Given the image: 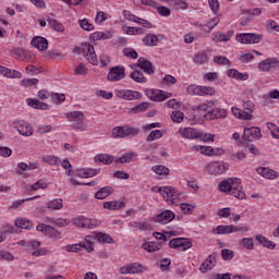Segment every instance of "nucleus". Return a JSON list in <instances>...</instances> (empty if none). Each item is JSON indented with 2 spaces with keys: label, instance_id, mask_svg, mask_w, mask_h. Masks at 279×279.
<instances>
[{
  "label": "nucleus",
  "instance_id": "obj_1",
  "mask_svg": "<svg viewBox=\"0 0 279 279\" xmlns=\"http://www.w3.org/2000/svg\"><path fill=\"white\" fill-rule=\"evenodd\" d=\"M158 193L166 199V202H169L174 206H178L180 204V192L173 186H163L158 189Z\"/></svg>",
  "mask_w": 279,
  "mask_h": 279
},
{
  "label": "nucleus",
  "instance_id": "obj_2",
  "mask_svg": "<svg viewBox=\"0 0 279 279\" xmlns=\"http://www.w3.org/2000/svg\"><path fill=\"white\" fill-rule=\"evenodd\" d=\"M66 118L69 119V122L72 123L74 130H80V132H84V130H86V123H84V112L72 111L66 113Z\"/></svg>",
  "mask_w": 279,
  "mask_h": 279
},
{
  "label": "nucleus",
  "instance_id": "obj_3",
  "mask_svg": "<svg viewBox=\"0 0 279 279\" xmlns=\"http://www.w3.org/2000/svg\"><path fill=\"white\" fill-rule=\"evenodd\" d=\"M36 230L37 232H44V234L49 239H52V241H60V239H62V232H60L58 229L49 225L39 223L36 227Z\"/></svg>",
  "mask_w": 279,
  "mask_h": 279
},
{
  "label": "nucleus",
  "instance_id": "obj_4",
  "mask_svg": "<svg viewBox=\"0 0 279 279\" xmlns=\"http://www.w3.org/2000/svg\"><path fill=\"white\" fill-rule=\"evenodd\" d=\"M238 43L242 45H258L263 40V35L256 33H244L236 36Z\"/></svg>",
  "mask_w": 279,
  "mask_h": 279
},
{
  "label": "nucleus",
  "instance_id": "obj_5",
  "mask_svg": "<svg viewBox=\"0 0 279 279\" xmlns=\"http://www.w3.org/2000/svg\"><path fill=\"white\" fill-rule=\"evenodd\" d=\"M140 130L129 125L117 126L112 130L113 138H125V136H134L138 134Z\"/></svg>",
  "mask_w": 279,
  "mask_h": 279
},
{
  "label": "nucleus",
  "instance_id": "obj_6",
  "mask_svg": "<svg viewBox=\"0 0 279 279\" xmlns=\"http://www.w3.org/2000/svg\"><path fill=\"white\" fill-rule=\"evenodd\" d=\"M82 51L85 60H87L90 64L94 66L99 64V61L97 60V53H95V47H93V45L88 43L82 44Z\"/></svg>",
  "mask_w": 279,
  "mask_h": 279
},
{
  "label": "nucleus",
  "instance_id": "obj_7",
  "mask_svg": "<svg viewBox=\"0 0 279 279\" xmlns=\"http://www.w3.org/2000/svg\"><path fill=\"white\" fill-rule=\"evenodd\" d=\"M86 250L88 254H92V252H95V247H93V242L85 236V241L80 242L78 244H72V245H66L65 250L66 252H80L82 250Z\"/></svg>",
  "mask_w": 279,
  "mask_h": 279
},
{
  "label": "nucleus",
  "instance_id": "obj_8",
  "mask_svg": "<svg viewBox=\"0 0 279 279\" xmlns=\"http://www.w3.org/2000/svg\"><path fill=\"white\" fill-rule=\"evenodd\" d=\"M187 93L189 95H196L201 97L204 95L213 96L215 95V88L210 86L190 85L187 86Z\"/></svg>",
  "mask_w": 279,
  "mask_h": 279
},
{
  "label": "nucleus",
  "instance_id": "obj_9",
  "mask_svg": "<svg viewBox=\"0 0 279 279\" xmlns=\"http://www.w3.org/2000/svg\"><path fill=\"white\" fill-rule=\"evenodd\" d=\"M119 99H125L126 101H134V99H143V94L141 92L132 89H119L116 92Z\"/></svg>",
  "mask_w": 279,
  "mask_h": 279
},
{
  "label": "nucleus",
  "instance_id": "obj_10",
  "mask_svg": "<svg viewBox=\"0 0 279 279\" xmlns=\"http://www.w3.org/2000/svg\"><path fill=\"white\" fill-rule=\"evenodd\" d=\"M13 128L22 136H32L34 134V129H32V125H29V123H27L23 120H15L13 122Z\"/></svg>",
  "mask_w": 279,
  "mask_h": 279
},
{
  "label": "nucleus",
  "instance_id": "obj_11",
  "mask_svg": "<svg viewBox=\"0 0 279 279\" xmlns=\"http://www.w3.org/2000/svg\"><path fill=\"white\" fill-rule=\"evenodd\" d=\"M125 78V68L124 66H113L109 70L107 75L108 82H121Z\"/></svg>",
  "mask_w": 279,
  "mask_h": 279
},
{
  "label": "nucleus",
  "instance_id": "obj_12",
  "mask_svg": "<svg viewBox=\"0 0 279 279\" xmlns=\"http://www.w3.org/2000/svg\"><path fill=\"white\" fill-rule=\"evenodd\" d=\"M146 96L150 101H165V99H169V97H171V93L160 89H148L146 90Z\"/></svg>",
  "mask_w": 279,
  "mask_h": 279
},
{
  "label": "nucleus",
  "instance_id": "obj_13",
  "mask_svg": "<svg viewBox=\"0 0 279 279\" xmlns=\"http://www.w3.org/2000/svg\"><path fill=\"white\" fill-rule=\"evenodd\" d=\"M89 241H97L98 243L114 245V239L108 233L98 232L90 235H86Z\"/></svg>",
  "mask_w": 279,
  "mask_h": 279
},
{
  "label": "nucleus",
  "instance_id": "obj_14",
  "mask_svg": "<svg viewBox=\"0 0 279 279\" xmlns=\"http://www.w3.org/2000/svg\"><path fill=\"white\" fill-rule=\"evenodd\" d=\"M73 223L77 228H87L88 230H92V228H97V220H92L84 216L74 218Z\"/></svg>",
  "mask_w": 279,
  "mask_h": 279
},
{
  "label": "nucleus",
  "instance_id": "obj_15",
  "mask_svg": "<svg viewBox=\"0 0 279 279\" xmlns=\"http://www.w3.org/2000/svg\"><path fill=\"white\" fill-rule=\"evenodd\" d=\"M217 265V253H211L199 266L201 274H207Z\"/></svg>",
  "mask_w": 279,
  "mask_h": 279
},
{
  "label": "nucleus",
  "instance_id": "obj_16",
  "mask_svg": "<svg viewBox=\"0 0 279 279\" xmlns=\"http://www.w3.org/2000/svg\"><path fill=\"white\" fill-rule=\"evenodd\" d=\"M263 134L260 133V128L252 126L245 128L243 133V141L252 142L254 138H262Z\"/></svg>",
  "mask_w": 279,
  "mask_h": 279
},
{
  "label": "nucleus",
  "instance_id": "obj_17",
  "mask_svg": "<svg viewBox=\"0 0 279 279\" xmlns=\"http://www.w3.org/2000/svg\"><path fill=\"white\" fill-rule=\"evenodd\" d=\"M173 219H175V213H173L172 210L166 209L156 216L155 221L156 223H162L165 226L167 223H171Z\"/></svg>",
  "mask_w": 279,
  "mask_h": 279
},
{
  "label": "nucleus",
  "instance_id": "obj_18",
  "mask_svg": "<svg viewBox=\"0 0 279 279\" xmlns=\"http://www.w3.org/2000/svg\"><path fill=\"white\" fill-rule=\"evenodd\" d=\"M242 189L241 181L236 178H232L231 195L236 199H245V192H242Z\"/></svg>",
  "mask_w": 279,
  "mask_h": 279
},
{
  "label": "nucleus",
  "instance_id": "obj_19",
  "mask_svg": "<svg viewBox=\"0 0 279 279\" xmlns=\"http://www.w3.org/2000/svg\"><path fill=\"white\" fill-rule=\"evenodd\" d=\"M228 117V111L221 107H216L209 109L207 114V121H213L214 119H226Z\"/></svg>",
  "mask_w": 279,
  "mask_h": 279
},
{
  "label": "nucleus",
  "instance_id": "obj_20",
  "mask_svg": "<svg viewBox=\"0 0 279 279\" xmlns=\"http://www.w3.org/2000/svg\"><path fill=\"white\" fill-rule=\"evenodd\" d=\"M137 66L142 69L144 73H147V75H154V73H156L154 64H151V61L147 60V58L141 57L137 60Z\"/></svg>",
  "mask_w": 279,
  "mask_h": 279
},
{
  "label": "nucleus",
  "instance_id": "obj_21",
  "mask_svg": "<svg viewBox=\"0 0 279 279\" xmlns=\"http://www.w3.org/2000/svg\"><path fill=\"white\" fill-rule=\"evenodd\" d=\"M32 47L38 51H47L49 49V41L45 37L36 36L31 41Z\"/></svg>",
  "mask_w": 279,
  "mask_h": 279
},
{
  "label": "nucleus",
  "instance_id": "obj_22",
  "mask_svg": "<svg viewBox=\"0 0 279 279\" xmlns=\"http://www.w3.org/2000/svg\"><path fill=\"white\" fill-rule=\"evenodd\" d=\"M145 267L141 264H132L129 266H122L120 268V274L128 275V274H143L145 271Z\"/></svg>",
  "mask_w": 279,
  "mask_h": 279
},
{
  "label": "nucleus",
  "instance_id": "obj_23",
  "mask_svg": "<svg viewBox=\"0 0 279 279\" xmlns=\"http://www.w3.org/2000/svg\"><path fill=\"white\" fill-rule=\"evenodd\" d=\"M193 111H194V114L198 117V119H206V121H208V113L210 112V106H208V104L194 106Z\"/></svg>",
  "mask_w": 279,
  "mask_h": 279
},
{
  "label": "nucleus",
  "instance_id": "obj_24",
  "mask_svg": "<svg viewBox=\"0 0 279 279\" xmlns=\"http://www.w3.org/2000/svg\"><path fill=\"white\" fill-rule=\"evenodd\" d=\"M242 108V112L245 114L246 121H252V119H254L252 113L255 110L254 102L252 100L243 101Z\"/></svg>",
  "mask_w": 279,
  "mask_h": 279
},
{
  "label": "nucleus",
  "instance_id": "obj_25",
  "mask_svg": "<svg viewBox=\"0 0 279 279\" xmlns=\"http://www.w3.org/2000/svg\"><path fill=\"white\" fill-rule=\"evenodd\" d=\"M257 173L266 180H276L278 178V172L269 168H257Z\"/></svg>",
  "mask_w": 279,
  "mask_h": 279
},
{
  "label": "nucleus",
  "instance_id": "obj_26",
  "mask_svg": "<svg viewBox=\"0 0 279 279\" xmlns=\"http://www.w3.org/2000/svg\"><path fill=\"white\" fill-rule=\"evenodd\" d=\"M179 134H181L183 138H199V136H202V134L193 128L179 130Z\"/></svg>",
  "mask_w": 279,
  "mask_h": 279
},
{
  "label": "nucleus",
  "instance_id": "obj_27",
  "mask_svg": "<svg viewBox=\"0 0 279 279\" xmlns=\"http://www.w3.org/2000/svg\"><path fill=\"white\" fill-rule=\"evenodd\" d=\"M167 5H170L172 10H186L189 4L185 0H166Z\"/></svg>",
  "mask_w": 279,
  "mask_h": 279
},
{
  "label": "nucleus",
  "instance_id": "obj_28",
  "mask_svg": "<svg viewBox=\"0 0 279 279\" xmlns=\"http://www.w3.org/2000/svg\"><path fill=\"white\" fill-rule=\"evenodd\" d=\"M226 171H228L227 163H214L209 167V172H211L213 175H221L226 173Z\"/></svg>",
  "mask_w": 279,
  "mask_h": 279
},
{
  "label": "nucleus",
  "instance_id": "obj_29",
  "mask_svg": "<svg viewBox=\"0 0 279 279\" xmlns=\"http://www.w3.org/2000/svg\"><path fill=\"white\" fill-rule=\"evenodd\" d=\"M112 193H114V190L112 189V186H105L95 193V198L96 199H106V197H110V195H112Z\"/></svg>",
  "mask_w": 279,
  "mask_h": 279
},
{
  "label": "nucleus",
  "instance_id": "obj_30",
  "mask_svg": "<svg viewBox=\"0 0 279 279\" xmlns=\"http://www.w3.org/2000/svg\"><path fill=\"white\" fill-rule=\"evenodd\" d=\"M227 75H228V77H231L232 80H241L243 82H245V80H247L250 77L247 75V73H241L236 69L228 70Z\"/></svg>",
  "mask_w": 279,
  "mask_h": 279
},
{
  "label": "nucleus",
  "instance_id": "obj_31",
  "mask_svg": "<svg viewBox=\"0 0 279 279\" xmlns=\"http://www.w3.org/2000/svg\"><path fill=\"white\" fill-rule=\"evenodd\" d=\"M102 206L106 210H121V208H125V204L123 202L117 201L105 202Z\"/></svg>",
  "mask_w": 279,
  "mask_h": 279
},
{
  "label": "nucleus",
  "instance_id": "obj_32",
  "mask_svg": "<svg viewBox=\"0 0 279 279\" xmlns=\"http://www.w3.org/2000/svg\"><path fill=\"white\" fill-rule=\"evenodd\" d=\"M41 162H45L46 165H51L58 167V165L62 163V159L58 156L53 155H45L41 157Z\"/></svg>",
  "mask_w": 279,
  "mask_h": 279
},
{
  "label": "nucleus",
  "instance_id": "obj_33",
  "mask_svg": "<svg viewBox=\"0 0 279 279\" xmlns=\"http://www.w3.org/2000/svg\"><path fill=\"white\" fill-rule=\"evenodd\" d=\"M26 101L27 105L31 106V108H36V110H49V105L40 100L28 98Z\"/></svg>",
  "mask_w": 279,
  "mask_h": 279
},
{
  "label": "nucleus",
  "instance_id": "obj_34",
  "mask_svg": "<svg viewBox=\"0 0 279 279\" xmlns=\"http://www.w3.org/2000/svg\"><path fill=\"white\" fill-rule=\"evenodd\" d=\"M192 151H199L201 154H204L205 156H215V149H213L211 146H192Z\"/></svg>",
  "mask_w": 279,
  "mask_h": 279
},
{
  "label": "nucleus",
  "instance_id": "obj_35",
  "mask_svg": "<svg viewBox=\"0 0 279 279\" xmlns=\"http://www.w3.org/2000/svg\"><path fill=\"white\" fill-rule=\"evenodd\" d=\"M143 44L146 47H156V45H158V36L155 34H146L143 38Z\"/></svg>",
  "mask_w": 279,
  "mask_h": 279
},
{
  "label": "nucleus",
  "instance_id": "obj_36",
  "mask_svg": "<svg viewBox=\"0 0 279 279\" xmlns=\"http://www.w3.org/2000/svg\"><path fill=\"white\" fill-rule=\"evenodd\" d=\"M131 80L136 82L137 84H145L147 82V77L143 74L141 70H135L130 74Z\"/></svg>",
  "mask_w": 279,
  "mask_h": 279
},
{
  "label": "nucleus",
  "instance_id": "obj_37",
  "mask_svg": "<svg viewBox=\"0 0 279 279\" xmlns=\"http://www.w3.org/2000/svg\"><path fill=\"white\" fill-rule=\"evenodd\" d=\"M95 162H102V165H112L114 157L108 154H100L94 158Z\"/></svg>",
  "mask_w": 279,
  "mask_h": 279
},
{
  "label": "nucleus",
  "instance_id": "obj_38",
  "mask_svg": "<svg viewBox=\"0 0 279 279\" xmlns=\"http://www.w3.org/2000/svg\"><path fill=\"white\" fill-rule=\"evenodd\" d=\"M47 223H52V226H57V228H65V226H69L71 223L70 219H63V218H51L46 220Z\"/></svg>",
  "mask_w": 279,
  "mask_h": 279
},
{
  "label": "nucleus",
  "instance_id": "obj_39",
  "mask_svg": "<svg viewBox=\"0 0 279 279\" xmlns=\"http://www.w3.org/2000/svg\"><path fill=\"white\" fill-rule=\"evenodd\" d=\"M62 206H64V201H62V198H56L46 204V208L51 210H61Z\"/></svg>",
  "mask_w": 279,
  "mask_h": 279
},
{
  "label": "nucleus",
  "instance_id": "obj_40",
  "mask_svg": "<svg viewBox=\"0 0 279 279\" xmlns=\"http://www.w3.org/2000/svg\"><path fill=\"white\" fill-rule=\"evenodd\" d=\"M231 184H232V178L222 180L221 183L219 184V191L221 193H229L231 195V191H232Z\"/></svg>",
  "mask_w": 279,
  "mask_h": 279
},
{
  "label": "nucleus",
  "instance_id": "obj_41",
  "mask_svg": "<svg viewBox=\"0 0 279 279\" xmlns=\"http://www.w3.org/2000/svg\"><path fill=\"white\" fill-rule=\"evenodd\" d=\"M134 158H136V153H126L122 157H118L114 162H119L120 165H125L126 162H134Z\"/></svg>",
  "mask_w": 279,
  "mask_h": 279
},
{
  "label": "nucleus",
  "instance_id": "obj_42",
  "mask_svg": "<svg viewBox=\"0 0 279 279\" xmlns=\"http://www.w3.org/2000/svg\"><path fill=\"white\" fill-rule=\"evenodd\" d=\"M130 227L133 228V230L135 231L142 230L143 232H145V230H149L151 228V225L145 221L143 222L133 221V222H130Z\"/></svg>",
  "mask_w": 279,
  "mask_h": 279
},
{
  "label": "nucleus",
  "instance_id": "obj_43",
  "mask_svg": "<svg viewBox=\"0 0 279 279\" xmlns=\"http://www.w3.org/2000/svg\"><path fill=\"white\" fill-rule=\"evenodd\" d=\"M232 225L218 226L213 229L214 234H232Z\"/></svg>",
  "mask_w": 279,
  "mask_h": 279
},
{
  "label": "nucleus",
  "instance_id": "obj_44",
  "mask_svg": "<svg viewBox=\"0 0 279 279\" xmlns=\"http://www.w3.org/2000/svg\"><path fill=\"white\" fill-rule=\"evenodd\" d=\"M193 62L198 65L206 64L208 62V54L206 52H197L193 58Z\"/></svg>",
  "mask_w": 279,
  "mask_h": 279
},
{
  "label": "nucleus",
  "instance_id": "obj_45",
  "mask_svg": "<svg viewBox=\"0 0 279 279\" xmlns=\"http://www.w3.org/2000/svg\"><path fill=\"white\" fill-rule=\"evenodd\" d=\"M124 33L128 34V36H138V34H145V28L128 26L124 28Z\"/></svg>",
  "mask_w": 279,
  "mask_h": 279
},
{
  "label": "nucleus",
  "instance_id": "obj_46",
  "mask_svg": "<svg viewBox=\"0 0 279 279\" xmlns=\"http://www.w3.org/2000/svg\"><path fill=\"white\" fill-rule=\"evenodd\" d=\"M256 241H258V243H260L264 247H268V250H274V247H276V243L269 241V239L263 235H256Z\"/></svg>",
  "mask_w": 279,
  "mask_h": 279
},
{
  "label": "nucleus",
  "instance_id": "obj_47",
  "mask_svg": "<svg viewBox=\"0 0 279 279\" xmlns=\"http://www.w3.org/2000/svg\"><path fill=\"white\" fill-rule=\"evenodd\" d=\"M145 110H149V102H141L140 105L130 109L132 114H138L141 112H145Z\"/></svg>",
  "mask_w": 279,
  "mask_h": 279
},
{
  "label": "nucleus",
  "instance_id": "obj_48",
  "mask_svg": "<svg viewBox=\"0 0 279 279\" xmlns=\"http://www.w3.org/2000/svg\"><path fill=\"white\" fill-rule=\"evenodd\" d=\"M38 197H40V195L29 197V198L20 199V201H15V202L12 203V205L9 207V209L10 210H16V208H21V206H23V204H25V202H32V199H38Z\"/></svg>",
  "mask_w": 279,
  "mask_h": 279
},
{
  "label": "nucleus",
  "instance_id": "obj_49",
  "mask_svg": "<svg viewBox=\"0 0 279 279\" xmlns=\"http://www.w3.org/2000/svg\"><path fill=\"white\" fill-rule=\"evenodd\" d=\"M16 228H21L22 230H32V221L25 220L23 218H17L15 220Z\"/></svg>",
  "mask_w": 279,
  "mask_h": 279
},
{
  "label": "nucleus",
  "instance_id": "obj_50",
  "mask_svg": "<svg viewBox=\"0 0 279 279\" xmlns=\"http://www.w3.org/2000/svg\"><path fill=\"white\" fill-rule=\"evenodd\" d=\"M230 38H232V34H223V33H215L214 37L211 38V40H218V43H228V40H230Z\"/></svg>",
  "mask_w": 279,
  "mask_h": 279
},
{
  "label": "nucleus",
  "instance_id": "obj_51",
  "mask_svg": "<svg viewBox=\"0 0 279 279\" xmlns=\"http://www.w3.org/2000/svg\"><path fill=\"white\" fill-rule=\"evenodd\" d=\"M48 23L54 32H64V25L62 23L58 22V20L48 19Z\"/></svg>",
  "mask_w": 279,
  "mask_h": 279
},
{
  "label": "nucleus",
  "instance_id": "obj_52",
  "mask_svg": "<svg viewBox=\"0 0 279 279\" xmlns=\"http://www.w3.org/2000/svg\"><path fill=\"white\" fill-rule=\"evenodd\" d=\"M170 117L173 123H182L184 121V112L180 110L172 111Z\"/></svg>",
  "mask_w": 279,
  "mask_h": 279
},
{
  "label": "nucleus",
  "instance_id": "obj_53",
  "mask_svg": "<svg viewBox=\"0 0 279 279\" xmlns=\"http://www.w3.org/2000/svg\"><path fill=\"white\" fill-rule=\"evenodd\" d=\"M143 250H146V252H158L160 250V244L156 242H146L143 244Z\"/></svg>",
  "mask_w": 279,
  "mask_h": 279
},
{
  "label": "nucleus",
  "instance_id": "obj_54",
  "mask_svg": "<svg viewBox=\"0 0 279 279\" xmlns=\"http://www.w3.org/2000/svg\"><path fill=\"white\" fill-rule=\"evenodd\" d=\"M163 134H162V131L160 130H155V131H151L149 133V135L147 136L146 141L148 143H151L153 141H156L158 138H162Z\"/></svg>",
  "mask_w": 279,
  "mask_h": 279
},
{
  "label": "nucleus",
  "instance_id": "obj_55",
  "mask_svg": "<svg viewBox=\"0 0 279 279\" xmlns=\"http://www.w3.org/2000/svg\"><path fill=\"white\" fill-rule=\"evenodd\" d=\"M153 171L157 173V175H169V168L162 165L154 166Z\"/></svg>",
  "mask_w": 279,
  "mask_h": 279
},
{
  "label": "nucleus",
  "instance_id": "obj_56",
  "mask_svg": "<svg viewBox=\"0 0 279 279\" xmlns=\"http://www.w3.org/2000/svg\"><path fill=\"white\" fill-rule=\"evenodd\" d=\"M122 15L124 16V19H126V21H131L132 23H140L141 21V17L132 14L128 10L122 11Z\"/></svg>",
  "mask_w": 279,
  "mask_h": 279
},
{
  "label": "nucleus",
  "instance_id": "obj_57",
  "mask_svg": "<svg viewBox=\"0 0 279 279\" xmlns=\"http://www.w3.org/2000/svg\"><path fill=\"white\" fill-rule=\"evenodd\" d=\"M214 62L220 64L221 66H230V60L223 56L214 57Z\"/></svg>",
  "mask_w": 279,
  "mask_h": 279
},
{
  "label": "nucleus",
  "instance_id": "obj_58",
  "mask_svg": "<svg viewBox=\"0 0 279 279\" xmlns=\"http://www.w3.org/2000/svg\"><path fill=\"white\" fill-rule=\"evenodd\" d=\"M231 112L235 117V119H241V121H247V118H245V113L243 112V110L236 107H232Z\"/></svg>",
  "mask_w": 279,
  "mask_h": 279
},
{
  "label": "nucleus",
  "instance_id": "obj_59",
  "mask_svg": "<svg viewBox=\"0 0 279 279\" xmlns=\"http://www.w3.org/2000/svg\"><path fill=\"white\" fill-rule=\"evenodd\" d=\"M182 241H184V238H175L172 239L168 245L172 250H178V247H182Z\"/></svg>",
  "mask_w": 279,
  "mask_h": 279
},
{
  "label": "nucleus",
  "instance_id": "obj_60",
  "mask_svg": "<svg viewBox=\"0 0 279 279\" xmlns=\"http://www.w3.org/2000/svg\"><path fill=\"white\" fill-rule=\"evenodd\" d=\"M38 84V78H24L21 81V85L24 88H29V86H36Z\"/></svg>",
  "mask_w": 279,
  "mask_h": 279
},
{
  "label": "nucleus",
  "instance_id": "obj_61",
  "mask_svg": "<svg viewBox=\"0 0 279 279\" xmlns=\"http://www.w3.org/2000/svg\"><path fill=\"white\" fill-rule=\"evenodd\" d=\"M221 256L225 260H232L234 258V251L229 248L221 250Z\"/></svg>",
  "mask_w": 279,
  "mask_h": 279
},
{
  "label": "nucleus",
  "instance_id": "obj_62",
  "mask_svg": "<svg viewBox=\"0 0 279 279\" xmlns=\"http://www.w3.org/2000/svg\"><path fill=\"white\" fill-rule=\"evenodd\" d=\"M5 77H11V78H19L21 80V77H23V74L16 70H10L7 69V74Z\"/></svg>",
  "mask_w": 279,
  "mask_h": 279
},
{
  "label": "nucleus",
  "instance_id": "obj_63",
  "mask_svg": "<svg viewBox=\"0 0 279 279\" xmlns=\"http://www.w3.org/2000/svg\"><path fill=\"white\" fill-rule=\"evenodd\" d=\"M38 189H47V183L44 180H38L31 185V191H38Z\"/></svg>",
  "mask_w": 279,
  "mask_h": 279
},
{
  "label": "nucleus",
  "instance_id": "obj_64",
  "mask_svg": "<svg viewBox=\"0 0 279 279\" xmlns=\"http://www.w3.org/2000/svg\"><path fill=\"white\" fill-rule=\"evenodd\" d=\"M0 260H14V255L8 251H0Z\"/></svg>",
  "mask_w": 279,
  "mask_h": 279
}]
</instances>
